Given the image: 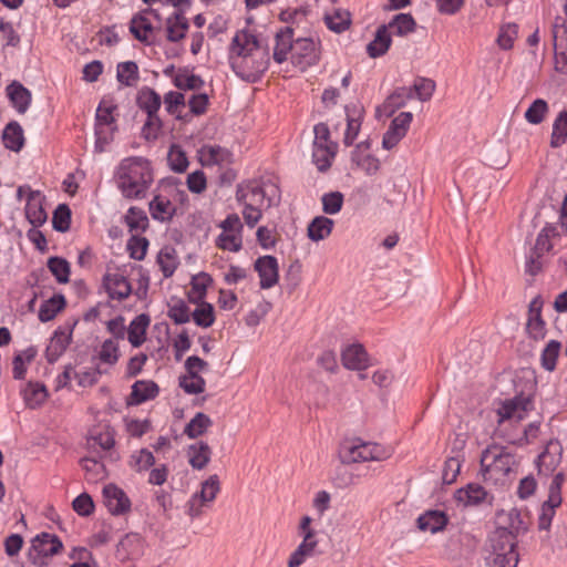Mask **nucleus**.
Returning <instances> with one entry per match:
<instances>
[{
	"instance_id": "f257e3e1",
	"label": "nucleus",
	"mask_w": 567,
	"mask_h": 567,
	"mask_svg": "<svg viewBox=\"0 0 567 567\" xmlns=\"http://www.w3.org/2000/svg\"><path fill=\"white\" fill-rule=\"evenodd\" d=\"M228 60L237 76L254 83L267 71L270 58L268 48L261 47L255 34L240 30L230 42Z\"/></svg>"
},
{
	"instance_id": "f03ea898",
	"label": "nucleus",
	"mask_w": 567,
	"mask_h": 567,
	"mask_svg": "<svg viewBox=\"0 0 567 567\" xmlns=\"http://www.w3.org/2000/svg\"><path fill=\"white\" fill-rule=\"evenodd\" d=\"M115 177L117 187L124 197L143 198L153 183L151 163L140 156L124 158L116 169Z\"/></svg>"
},
{
	"instance_id": "7ed1b4c3",
	"label": "nucleus",
	"mask_w": 567,
	"mask_h": 567,
	"mask_svg": "<svg viewBox=\"0 0 567 567\" xmlns=\"http://www.w3.org/2000/svg\"><path fill=\"white\" fill-rule=\"evenodd\" d=\"M518 466L516 455L505 446L492 444L482 452L481 467L485 481L505 485L515 478Z\"/></svg>"
},
{
	"instance_id": "20e7f679",
	"label": "nucleus",
	"mask_w": 567,
	"mask_h": 567,
	"mask_svg": "<svg viewBox=\"0 0 567 567\" xmlns=\"http://www.w3.org/2000/svg\"><path fill=\"white\" fill-rule=\"evenodd\" d=\"M236 199L244 205L241 213L247 226L250 228L255 227L262 216L259 206H261L265 200L264 189L252 184L238 185Z\"/></svg>"
},
{
	"instance_id": "39448f33",
	"label": "nucleus",
	"mask_w": 567,
	"mask_h": 567,
	"mask_svg": "<svg viewBox=\"0 0 567 567\" xmlns=\"http://www.w3.org/2000/svg\"><path fill=\"white\" fill-rule=\"evenodd\" d=\"M63 548L61 539L49 533H41L31 540L27 558L34 567H47L49 559Z\"/></svg>"
},
{
	"instance_id": "423d86ee",
	"label": "nucleus",
	"mask_w": 567,
	"mask_h": 567,
	"mask_svg": "<svg viewBox=\"0 0 567 567\" xmlns=\"http://www.w3.org/2000/svg\"><path fill=\"white\" fill-rule=\"evenodd\" d=\"M221 233L216 238L219 249L237 252L243 248V224L237 214H229L220 224Z\"/></svg>"
},
{
	"instance_id": "0eeeda50",
	"label": "nucleus",
	"mask_w": 567,
	"mask_h": 567,
	"mask_svg": "<svg viewBox=\"0 0 567 567\" xmlns=\"http://www.w3.org/2000/svg\"><path fill=\"white\" fill-rule=\"evenodd\" d=\"M219 491V477L218 475L213 474L202 482L200 491L195 493L187 502V514L192 518L198 517L203 513L202 508L205 505L213 503Z\"/></svg>"
},
{
	"instance_id": "6e6552de",
	"label": "nucleus",
	"mask_w": 567,
	"mask_h": 567,
	"mask_svg": "<svg viewBox=\"0 0 567 567\" xmlns=\"http://www.w3.org/2000/svg\"><path fill=\"white\" fill-rule=\"evenodd\" d=\"M219 491V477L218 475L213 474L202 482L200 491L195 493L187 502V514L192 518L198 517L203 513L202 508L205 505L213 503Z\"/></svg>"
},
{
	"instance_id": "1a4fd4ad",
	"label": "nucleus",
	"mask_w": 567,
	"mask_h": 567,
	"mask_svg": "<svg viewBox=\"0 0 567 567\" xmlns=\"http://www.w3.org/2000/svg\"><path fill=\"white\" fill-rule=\"evenodd\" d=\"M320 60L319 45L309 38L297 39L293 42V54H291V62L301 71L316 65Z\"/></svg>"
},
{
	"instance_id": "9d476101",
	"label": "nucleus",
	"mask_w": 567,
	"mask_h": 567,
	"mask_svg": "<svg viewBox=\"0 0 567 567\" xmlns=\"http://www.w3.org/2000/svg\"><path fill=\"white\" fill-rule=\"evenodd\" d=\"M497 524L496 529H504V532H511L514 536L523 535L528 529V517L523 515L517 508H511L508 511L501 509L497 512Z\"/></svg>"
},
{
	"instance_id": "9b49d317",
	"label": "nucleus",
	"mask_w": 567,
	"mask_h": 567,
	"mask_svg": "<svg viewBox=\"0 0 567 567\" xmlns=\"http://www.w3.org/2000/svg\"><path fill=\"white\" fill-rule=\"evenodd\" d=\"M532 409L533 401L530 396L516 395L513 399L505 400L497 410L499 422L509 419L522 421Z\"/></svg>"
},
{
	"instance_id": "f8f14e48",
	"label": "nucleus",
	"mask_w": 567,
	"mask_h": 567,
	"mask_svg": "<svg viewBox=\"0 0 567 567\" xmlns=\"http://www.w3.org/2000/svg\"><path fill=\"white\" fill-rule=\"evenodd\" d=\"M104 505L112 515H123L130 512L131 501L126 493L115 484H107L103 488Z\"/></svg>"
},
{
	"instance_id": "ddd939ff",
	"label": "nucleus",
	"mask_w": 567,
	"mask_h": 567,
	"mask_svg": "<svg viewBox=\"0 0 567 567\" xmlns=\"http://www.w3.org/2000/svg\"><path fill=\"white\" fill-rule=\"evenodd\" d=\"M254 267L260 278L261 289H269L278 284L279 266L276 257L270 255L261 256L257 258Z\"/></svg>"
},
{
	"instance_id": "4468645a",
	"label": "nucleus",
	"mask_w": 567,
	"mask_h": 567,
	"mask_svg": "<svg viewBox=\"0 0 567 567\" xmlns=\"http://www.w3.org/2000/svg\"><path fill=\"white\" fill-rule=\"evenodd\" d=\"M455 501L463 506H478L485 502L492 505L493 496L477 483H470L454 493Z\"/></svg>"
},
{
	"instance_id": "2eb2a0df",
	"label": "nucleus",
	"mask_w": 567,
	"mask_h": 567,
	"mask_svg": "<svg viewBox=\"0 0 567 567\" xmlns=\"http://www.w3.org/2000/svg\"><path fill=\"white\" fill-rule=\"evenodd\" d=\"M543 300L536 296L528 306L526 332L534 340H543L546 336V324L542 317Z\"/></svg>"
},
{
	"instance_id": "dca6fc26",
	"label": "nucleus",
	"mask_w": 567,
	"mask_h": 567,
	"mask_svg": "<svg viewBox=\"0 0 567 567\" xmlns=\"http://www.w3.org/2000/svg\"><path fill=\"white\" fill-rule=\"evenodd\" d=\"M344 112L347 118V130L343 137V144L346 146H351L361 130L364 109L360 103H351L344 106Z\"/></svg>"
},
{
	"instance_id": "f3484780",
	"label": "nucleus",
	"mask_w": 567,
	"mask_h": 567,
	"mask_svg": "<svg viewBox=\"0 0 567 567\" xmlns=\"http://www.w3.org/2000/svg\"><path fill=\"white\" fill-rule=\"evenodd\" d=\"M144 539L137 533H127L116 545V557L121 561L135 559L143 555Z\"/></svg>"
},
{
	"instance_id": "a211bd4d",
	"label": "nucleus",
	"mask_w": 567,
	"mask_h": 567,
	"mask_svg": "<svg viewBox=\"0 0 567 567\" xmlns=\"http://www.w3.org/2000/svg\"><path fill=\"white\" fill-rule=\"evenodd\" d=\"M563 446L559 441L551 440L547 443L545 451L538 456V471L540 474L549 475L561 463Z\"/></svg>"
},
{
	"instance_id": "6ab92c4d",
	"label": "nucleus",
	"mask_w": 567,
	"mask_h": 567,
	"mask_svg": "<svg viewBox=\"0 0 567 567\" xmlns=\"http://www.w3.org/2000/svg\"><path fill=\"white\" fill-rule=\"evenodd\" d=\"M156 28L150 19L142 12L135 13L130 22V32L140 42L151 45L155 42L154 32Z\"/></svg>"
},
{
	"instance_id": "aec40b11",
	"label": "nucleus",
	"mask_w": 567,
	"mask_h": 567,
	"mask_svg": "<svg viewBox=\"0 0 567 567\" xmlns=\"http://www.w3.org/2000/svg\"><path fill=\"white\" fill-rule=\"evenodd\" d=\"M103 285L111 299L124 300L132 292L131 284L121 274L104 275Z\"/></svg>"
},
{
	"instance_id": "412c9836",
	"label": "nucleus",
	"mask_w": 567,
	"mask_h": 567,
	"mask_svg": "<svg viewBox=\"0 0 567 567\" xmlns=\"http://www.w3.org/2000/svg\"><path fill=\"white\" fill-rule=\"evenodd\" d=\"M72 340V330L66 331L61 328L54 331L50 343L45 349V358L49 363L55 362L66 350Z\"/></svg>"
},
{
	"instance_id": "4be33fe9",
	"label": "nucleus",
	"mask_w": 567,
	"mask_h": 567,
	"mask_svg": "<svg viewBox=\"0 0 567 567\" xmlns=\"http://www.w3.org/2000/svg\"><path fill=\"white\" fill-rule=\"evenodd\" d=\"M449 523V517L443 511L429 509L416 519L417 528L432 534L443 530Z\"/></svg>"
},
{
	"instance_id": "5701e85b",
	"label": "nucleus",
	"mask_w": 567,
	"mask_h": 567,
	"mask_svg": "<svg viewBox=\"0 0 567 567\" xmlns=\"http://www.w3.org/2000/svg\"><path fill=\"white\" fill-rule=\"evenodd\" d=\"M7 95L18 113L24 114L32 101L31 92L19 81H12L6 89Z\"/></svg>"
},
{
	"instance_id": "b1692460",
	"label": "nucleus",
	"mask_w": 567,
	"mask_h": 567,
	"mask_svg": "<svg viewBox=\"0 0 567 567\" xmlns=\"http://www.w3.org/2000/svg\"><path fill=\"white\" fill-rule=\"evenodd\" d=\"M158 385L151 380H138L132 385V392L127 399L128 405H137L158 395Z\"/></svg>"
},
{
	"instance_id": "393cba45",
	"label": "nucleus",
	"mask_w": 567,
	"mask_h": 567,
	"mask_svg": "<svg viewBox=\"0 0 567 567\" xmlns=\"http://www.w3.org/2000/svg\"><path fill=\"white\" fill-rule=\"evenodd\" d=\"M341 360L349 370H363L368 367V353L361 344L349 346L342 352Z\"/></svg>"
},
{
	"instance_id": "a878e982",
	"label": "nucleus",
	"mask_w": 567,
	"mask_h": 567,
	"mask_svg": "<svg viewBox=\"0 0 567 567\" xmlns=\"http://www.w3.org/2000/svg\"><path fill=\"white\" fill-rule=\"evenodd\" d=\"M136 105L147 115H157L162 105V99L154 89L143 86L137 92Z\"/></svg>"
},
{
	"instance_id": "bb28decb",
	"label": "nucleus",
	"mask_w": 567,
	"mask_h": 567,
	"mask_svg": "<svg viewBox=\"0 0 567 567\" xmlns=\"http://www.w3.org/2000/svg\"><path fill=\"white\" fill-rule=\"evenodd\" d=\"M212 453L206 442L198 441L187 449L188 463L194 470H203L210 462Z\"/></svg>"
},
{
	"instance_id": "cd10ccee",
	"label": "nucleus",
	"mask_w": 567,
	"mask_h": 567,
	"mask_svg": "<svg viewBox=\"0 0 567 567\" xmlns=\"http://www.w3.org/2000/svg\"><path fill=\"white\" fill-rule=\"evenodd\" d=\"M362 462L384 461L391 457L393 449L374 442H364L358 439Z\"/></svg>"
},
{
	"instance_id": "c85d7f7f",
	"label": "nucleus",
	"mask_w": 567,
	"mask_h": 567,
	"mask_svg": "<svg viewBox=\"0 0 567 567\" xmlns=\"http://www.w3.org/2000/svg\"><path fill=\"white\" fill-rule=\"evenodd\" d=\"M293 31L291 28H285L276 34V45L274 48V60L277 63H282L287 60L289 52L293 54Z\"/></svg>"
},
{
	"instance_id": "c756f323",
	"label": "nucleus",
	"mask_w": 567,
	"mask_h": 567,
	"mask_svg": "<svg viewBox=\"0 0 567 567\" xmlns=\"http://www.w3.org/2000/svg\"><path fill=\"white\" fill-rule=\"evenodd\" d=\"M489 543L493 553H517V536L504 529H496L489 536Z\"/></svg>"
},
{
	"instance_id": "7c9ffc66",
	"label": "nucleus",
	"mask_w": 567,
	"mask_h": 567,
	"mask_svg": "<svg viewBox=\"0 0 567 567\" xmlns=\"http://www.w3.org/2000/svg\"><path fill=\"white\" fill-rule=\"evenodd\" d=\"M391 35L385 24L377 29L374 39L367 45V52L370 58H379L386 53L391 45Z\"/></svg>"
},
{
	"instance_id": "2f4dec72",
	"label": "nucleus",
	"mask_w": 567,
	"mask_h": 567,
	"mask_svg": "<svg viewBox=\"0 0 567 567\" xmlns=\"http://www.w3.org/2000/svg\"><path fill=\"white\" fill-rule=\"evenodd\" d=\"M189 24L183 11L175 12L166 20L167 40L178 42L185 38Z\"/></svg>"
},
{
	"instance_id": "473e14b6",
	"label": "nucleus",
	"mask_w": 567,
	"mask_h": 567,
	"mask_svg": "<svg viewBox=\"0 0 567 567\" xmlns=\"http://www.w3.org/2000/svg\"><path fill=\"white\" fill-rule=\"evenodd\" d=\"M2 141L6 148L19 152L24 145V134L21 125L16 121L8 123L2 132Z\"/></svg>"
},
{
	"instance_id": "72a5a7b5",
	"label": "nucleus",
	"mask_w": 567,
	"mask_h": 567,
	"mask_svg": "<svg viewBox=\"0 0 567 567\" xmlns=\"http://www.w3.org/2000/svg\"><path fill=\"white\" fill-rule=\"evenodd\" d=\"M334 221L326 216L315 217L308 225L307 234L312 241H320L330 236Z\"/></svg>"
},
{
	"instance_id": "f704fd0d",
	"label": "nucleus",
	"mask_w": 567,
	"mask_h": 567,
	"mask_svg": "<svg viewBox=\"0 0 567 567\" xmlns=\"http://www.w3.org/2000/svg\"><path fill=\"white\" fill-rule=\"evenodd\" d=\"M151 322L147 315L141 313L133 319L128 327V341L133 347H140L145 341L146 329Z\"/></svg>"
},
{
	"instance_id": "c9c22d12",
	"label": "nucleus",
	"mask_w": 567,
	"mask_h": 567,
	"mask_svg": "<svg viewBox=\"0 0 567 567\" xmlns=\"http://www.w3.org/2000/svg\"><path fill=\"white\" fill-rule=\"evenodd\" d=\"M413 99V89L406 86L398 87L391 93L383 103V110L392 115L396 110L403 107L408 101Z\"/></svg>"
},
{
	"instance_id": "e433bc0d",
	"label": "nucleus",
	"mask_w": 567,
	"mask_h": 567,
	"mask_svg": "<svg viewBox=\"0 0 567 567\" xmlns=\"http://www.w3.org/2000/svg\"><path fill=\"white\" fill-rule=\"evenodd\" d=\"M157 264L165 278L173 276L179 264L176 249L172 246L163 247L157 255Z\"/></svg>"
},
{
	"instance_id": "4c0bfd02",
	"label": "nucleus",
	"mask_w": 567,
	"mask_h": 567,
	"mask_svg": "<svg viewBox=\"0 0 567 567\" xmlns=\"http://www.w3.org/2000/svg\"><path fill=\"white\" fill-rule=\"evenodd\" d=\"M65 298L61 293L54 295L50 299L45 300L39 309L40 321L48 322L54 319L58 312L65 307Z\"/></svg>"
},
{
	"instance_id": "58836bf2",
	"label": "nucleus",
	"mask_w": 567,
	"mask_h": 567,
	"mask_svg": "<svg viewBox=\"0 0 567 567\" xmlns=\"http://www.w3.org/2000/svg\"><path fill=\"white\" fill-rule=\"evenodd\" d=\"M338 145L330 143L329 147L313 146L312 161L320 172H327L336 156Z\"/></svg>"
},
{
	"instance_id": "ea45409f",
	"label": "nucleus",
	"mask_w": 567,
	"mask_h": 567,
	"mask_svg": "<svg viewBox=\"0 0 567 567\" xmlns=\"http://www.w3.org/2000/svg\"><path fill=\"white\" fill-rule=\"evenodd\" d=\"M567 142V110L559 112L553 123L550 147H561Z\"/></svg>"
},
{
	"instance_id": "a19ab883",
	"label": "nucleus",
	"mask_w": 567,
	"mask_h": 567,
	"mask_svg": "<svg viewBox=\"0 0 567 567\" xmlns=\"http://www.w3.org/2000/svg\"><path fill=\"white\" fill-rule=\"evenodd\" d=\"M212 424H213V421L207 414H205L203 412H198L186 424V426L184 429V433L189 439H197L198 436L206 433L207 430L212 426Z\"/></svg>"
},
{
	"instance_id": "79ce46f5",
	"label": "nucleus",
	"mask_w": 567,
	"mask_h": 567,
	"mask_svg": "<svg viewBox=\"0 0 567 567\" xmlns=\"http://www.w3.org/2000/svg\"><path fill=\"white\" fill-rule=\"evenodd\" d=\"M150 213L154 219L166 221L173 218L175 208L168 199L155 196L150 203Z\"/></svg>"
},
{
	"instance_id": "37998d69",
	"label": "nucleus",
	"mask_w": 567,
	"mask_h": 567,
	"mask_svg": "<svg viewBox=\"0 0 567 567\" xmlns=\"http://www.w3.org/2000/svg\"><path fill=\"white\" fill-rule=\"evenodd\" d=\"M25 404L35 409L40 406L48 398L47 389L41 383H29L22 391Z\"/></svg>"
},
{
	"instance_id": "c03bdc74",
	"label": "nucleus",
	"mask_w": 567,
	"mask_h": 567,
	"mask_svg": "<svg viewBox=\"0 0 567 567\" xmlns=\"http://www.w3.org/2000/svg\"><path fill=\"white\" fill-rule=\"evenodd\" d=\"M47 266L59 284H68L70 281L71 267L65 258L50 257Z\"/></svg>"
},
{
	"instance_id": "a18cd8bd",
	"label": "nucleus",
	"mask_w": 567,
	"mask_h": 567,
	"mask_svg": "<svg viewBox=\"0 0 567 567\" xmlns=\"http://www.w3.org/2000/svg\"><path fill=\"white\" fill-rule=\"evenodd\" d=\"M324 22L329 30L341 33L350 28L351 14L347 10H336L332 14L324 16Z\"/></svg>"
},
{
	"instance_id": "49530a36",
	"label": "nucleus",
	"mask_w": 567,
	"mask_h": 567,
	"mask_svg": "<svg viewBox=\"0 0 567 567\" xmlns=\"http://www.w3.org/2000/svg\"><path fill=\"white\" fill-rule=\"evenodd\" d=\"M34 195L33 192L29 195L25 206V216L30 224L38 227L45 223L48 215L41 203L34 198Z\"/></svg>"
},
{
	"instance_id": "de8ad7c7",
	"label": "nucleus",
	"mask_w": 567,
	"mask_h": 567,
	"mask_svg": "<svg viewBox=\"0 0 567 567\" xmlns=\"http://www.w3.org/2000/svg\"><path fill=\"white\" fill-rule=\"evenodd\" d=\"M124 220L130 231H145L148 227V218L146 213L138 207H130Z\"/></svg>"
},
{
	"instance_id": "09e8293b",
	"label": "nucleus",
	"mask_w": 567,
	"mask_h": 567,
	"mask_svg": "<svg viewBox=\"0 0 567 567\" xmlns=\"http://www.w3.org/2000/svg\"><path fill=\"white\" fill-rule=\"evenodd\" d=\"M117 81L125 86H134L138 76V66L134 61L121 62L117 64Z\"/></svg>"
},
{
	"instance_id": "8fccbe9b",
	"label": "nucleus",
	"mask_w": 567,
	"mask_h": 567,
	"mask_svg": "<svg viewBox=\"0 0 567 567\" xmlns=\"http://www.w3.org/2000/svg\"><path fill=\"white\" fill-rule=\"evenodd\" d=\"M339 458L342 464H353L362 462L358 439L344 441L340 445Z\"/></svg>"
},
{
	"instance_id": "3c124183",
	"label": "nucleus",
	"mask_w": 567,
	"mask_h": 567,
	"mask_svg": "<svg viewBox=\"0 0 567 567\" xmlns=\"http://www.w3.org/2000/svg\"><path fill=\"white\" fill-rule=\"evenodd\" d=\"M178 384L187 394H199L204 392L206 381L200 374L192 372L181 375Z\"/></svg>"
},
{
	"instance_id": "603ef678",
	"label": "nucleus",
	"mask_w": 567,
	"mask_h": 567,
	"mask_svg": "<svg viewBox=\"0 0 567 567\" xmlns=\"http://www.w3.org/2000/svg\"><path fill=\"white\" fill-rule=\"evenodd\" d=\"M167 316L176 323L183 324L190 320V310L187 303L183 299H177L172 303H168Z\"/></svg>"
},
{
	"instance_id": "864d4df0",
	"label": "nucleus",
	"mask_w": 567,
	"mask_h": 567,
	"mask_svg": "<svg viewBox=\"0 0 567 567\" xmlns=\"http://www.w3.org/2000/svg\"><path fill=\"white\" fill-rule=\"evenodd\" d=\"M344 196L341 192L334 190L322 195V212L327 215L338 214L343 206Z\"/></svg>"
},
{
	"instance_id": "5fc2aeb1",
	"label": "nucleus",
	"mask_w": 567,
	"mask_h": 567,
	"mask_svg": "<svg viewBox=\"0 0 567 567\" xmlns=\"http://www.w3.org/2000/svg\"><path fill=\"white\" fill-rule=\"evenodd\" d=\"M167 161L169 168L175 173L185 172L189 164L185 152L181 146L175 144L172 145L168 151Z\"/></svg>"
},
{
	"instance_id": "6e6d98bb",
	"label": "nucleus",
	"mask_w": 567,
	"mask_h": 567,
	"mask_svg": "<svg viewBox=\"0 0 567 567\" xmlns=\"http://www.w3.org/2000/svg\"><path fill=\"white\" fill-rule=\"evenodd\" d=\"M173 83L179 90H199L204 85V80L199 75L181 71L175 75Z\"/></svg>"
},
{
	"instance_id": "4d7b16f0",
	"label": "nucleus",
	"mask_w": 567,
	"mask_h": 567,
	"mask_svg": "<svg viewBox=\"0 0 567 567\" xmlns=\"http://www.w3.org/2000/svg\"><path fill=\"white\" fill-rule=\"evenodd\" d=\"M415 21L413 17L409 13H399L396 14L392 21L386 25L388 28L395 29V33L398 35H406L415 30Z\"/></svg>"
},
{
	"instance_id": "13d9d810",
	"label": "nucleus",
	"mask_w": 567,
	"mask_h": 567,
	"mask_svg": "<svg viewBox=\"0 0 567 567\" xmlns=\"http://www.w3.org/2000/svg\"><path fill=\"white\" fill-rule=\"evenodd\" d=\"M71 209L66 204H60L53 212L52 225L56 231L65 233L70 229Z\"/></svg>"
},
{
	"instance_id": "bf43d9fd",
	"label": "nucleus",
	"mask_w": 567,
	"mask_h": 567,
	"mask_svg": "<svg viewBox=\"0 0 567 567\" xmlns=\"http://www.w3.org/2000/svg\"><path fill=\"white\" fill-rule=\"evenodd\" d=\"M560 350V342L550 340L542 352L540 361L542 367L547 371H554L556 361Z\"/></svg>"
},
{
	"instance_id": "052dcab7",
	"label": "nucleus",
	"mask_w": 567,
	"mask_h": 567,
	"mask_svg": "<svg viewBox=\"0 0 567 567\" xmlns=\"http://www.w3.org/2000/svg\"><path fill=\"white\" fill-rule=\"evenodd\" d=\"M463 460L464 458H463V456L460 455V453L447 457V460L444 463V467H443V472H442L443 483L452 484L455 482V480L460 473Z\"/></svg>"
},
{
	"instance_id": "680f3d73",
	"label": "nucleus",
	"mask_w": 567,
	"mask_h": 567,
	"mask_svg": "<svg viewBox=\"0 0 567 567\" xmlns=\"http://www.w3.org/2000/svg\"><path fill=\"white\" fill-rule=\"evenodd\" d=\"M564 482L565 474L563 472H558L554 475L548 488V499L544 504L554 507H558L561 504V486Z\"/></svg>"
},
{
	"instance_id": "e2e57ef3",
	"label": "nucleus",
	"mask_w": 567,
	"mask_h": 567,
	"mask_svg": "<svg viewBox=\"0 0 567 567\" xmlns=\"http://www.w3.org/2000/svg\"><path fill=\"white\" fill-rule=\"evenodd\" d=\"M548 112V104L543 99L535 100L525 112V118L530 124H539Z\"/></svg>"
},
{
	"instance_id": "0e129e2a",
	"label": "nucleus",
	"mask_w": 567,
	"mask_h": 567,
	"mask_svg": "<svg viewBox=\"0 0 567 567\" xmlns=\"http://www.w3.org/2000/svg\"><path fill=\"white\" fill-rule=\"evenodd\" d=\"M194 322L203 328L213 326L215 321L214 308L208 302H203L192 312Z\"/></svg>"
},
{
	"instance_id": "69168bd1",
	"label": "nucleus",
	"mask_w": 567,
	"mask_h": 567,
	"mask_svg": "<svg viewBox=\"0 0 567 567\" xmlns=\"http://www.w3.org/2000/svg\"><path fill=\"white\" fill-rule=\"evenodd\" d=\"M435 82L427 78H420L415 80L413 86L409 89H413V95L415 94L417 100L421 102L430 101L434 91H435Z\"/></svg>"
},
{
	"instance_id": "338daca9",
	"label": "nucleus",
	"mask_w": 567,
	"mask_h": 567,
	"mask_svg": "<svg viewBox=\"0 0 567 567\" xmlns=\"http://www.w3.org/2000/svg\"><path fill=\"white\" fill-rule=\"evenodd\" d=\"M130 464L136 472L147 471L155 464V457L147 449H141L132 454Z\"/></svg>"
},
{
	"instance_id": "774afa93",
	"label": "nucleus",
	"mask_w": 567,
	"mask_h": 567,
	"mask_svg": "<svg viewBox=\"0 0 567 567\" xmlns=\"http://www.w3.org/2000/svg\"><path fill=\"white\" fill-rule=\"evenodd\" d=\"M553 41L554 49L567 50V25L566 20L561 17H556L553 23Z\"/></svg>"
}]
</instances>
